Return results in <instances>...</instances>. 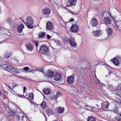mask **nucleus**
I'll use <instances>...</instances> for the list:
<instances>
[{
	"instance_id": "f257e3e1",
	"label": "nucleus",
	"mask_w": 121,
	"mask_h": 121,
	"mask_svg": "<svg viewBox=\"0 0 121 121\" xmlns=\"http://www.w3.org/2000/svg\"><path fill=\"white\" fill-rule=\"evenodd\" d=\"M26 26L29 29H32L33 28V26L32 25L33 23V21L31 17H30L26 19Z\"/></svg>"
},
{
	"instance_id": "f03ea898",
	"label": "nucleus",
	"mask_w": 121,
	"mask_h": 121,
	"mask_svg": "<svg viewBox=\"0 0 121 121\" xmlns=\"http://www.w3.org/2000/svg\"><path fill=\"white\" fill-rule=\"evenodd\" d=\"M39 52L41 53L47 54L49 52V50L46 46L43 45L40 47Z\"/></svg>"
},
{
	"instance_id": "7ed1b4c3",
	"label": "nucleus",
	"mask_w": 121,
	"mask_h": 121,
	"mask_svg": "<svg viewBox=\"0 0 121 121\" xmlns=\"http://www.w3.org/2000/svg\"><path fill=\"white\" fill-rule=\"evenodd\" d=\"M94 35L96 37H98L99 36H103V37H104V38H103V40L106 39L107 37H105V34L103 33L100 30H98L96 31H95L93 33Z\"/></svg>"
},
{
	"instance_id": "20e7f679",
	"label": "nucleus",
	"mask_w": 121,
	"mask_h": 121,
	"mask_svg": "<svg viewBox=\"0 0 121 121\" xmlns=\"http://www.w3.org/2000/svg\"><path fill=\"white\" fill-rule=\"evenodd\" d=\"M76 0H69L66 2V5L67 7H72L75 5Z\"/></svg>"
},
{
	"instance_id": "39448f33",
	"label": "nucleus",
	"mask_w": 121,
	"mask_h": 121,
	"mask_svg": "<svg viewBox=\"0 0 121 121\" xmlns=\"http://www.w3.org/2000/svg\"><path fill=\"white\" fill-rule=\"evenodd\" d=\"M69 42L71 45L73 47H75L76 46L75 42L74 39L71 37L69 39Z\"/></svg>"
},
{
	"instance_id": "423d86ee",
	"label": "nucleus",
	"mask_w": 121,
	"mask_h": 121,
	"mask_svg": "<svg viewBox=\"0 0 121 121\" xmlns=\"http://www.w3.org/2000/svg\"><path fill=\"white\" fill-rule=\"evenodd\" d=\"M79 28L78 26L76 25L75 24L73 25L71 27V30L74 32H76L78 30Z\"/></svg>"
},
{
	"instance_id": "0eeeda50",
	"label": "nucleus",
	"mask_w": 121,
	"mask_h": 121,
	"mask_svg": "<svg viewBox=\"0 0 121 121\" xmlns=\"http://www.w3.org/2000/svg\"><path fill=\"white\" fill-rule=\"evenodd\" d=\"M74 77L72 76L68 77L67 78V81L68 83L69 84H72L74 81Z\"/></svg>"
},
{
	"instance_id": "6e6552de",
	"label": "nucleus",
	"mask_w": 121,
	"mask_h": 121,
	"mask_svg": "<svg viewBox=\"0 0 121 121\" xmlns=\"http://www.w3.org/2000/svg\"><path fill=\"white\" fill-rule=\"evenodd\" d=\"M61 78V75L59 73H57L55 74L54 76V79L56 81L60 80Z\"/></svg>"
},
{
	"instance_id": "1a4fd4ad",
	"label": "nucleus",
	"mask_w": 121,
	"mask_h": 121,
	"mask_svg": "<svg viewBox=\"0 0 121 121\" xmlns=\"http://www.w3.org/2000/svg\"><path fill=\"white\" fill-rule=\"evenodd\" d=\"M109 104L108 101H106L101 104V107L102 108H108Z\"/></svg>"
},
{
	"instance_id": "9d476101",
	"label": "nucleus",
	"mask_w": 121,
	"mask_h": 121,
	"mask_svg": "<svg viewBox=\"0 0 121 121\" xmlns=\"http://www.w3.org/2000/svg\"><path fill=\"white\" fill-rule=\"evenodd\" d=\"M90 23L93 27L96 26L98 23V22L96 19L95 18H92L90 22Z\"/></svg>"
},
{
	"instance_id": "9b49d317",
	"label": "nucleus",
	"mask_w": 121,
	"mask_h": 121,
	"mask_svg": "<svg viewBox=\"0 0 121 121\" xmlns=\"http://www.w3.org/2000/svg\"><path fill=\"white\" fill-rule=\"evenodd\" d=\"M53 26L52 23L50 22H48L47 23L46 28L48 30H50L53 29Z\"/></svg>"
},
{
	"instance_id": "f8f14e48",
	"label": "nucleus",
	"mask_w": 121,
	"mask_h": 121,
	"mask_svg": "<svg viewBox=\"0 0 121 121\" xmlns=\"http://www.w3.org/2000/svg\"><path fill=\"white\" fill-rule=\"evenodd\" d=\"M20 70V69H17L13 67V68L12 69V71L10 73L15 75L17 73H19Z\"/></svg>"
},
{
	"instance_id": "ddd939ff",
	"label": "nucleus",
	"mask_w": 121,
	"mask_h": 121,
	"mask_svg": "<svg viewBox=\"0 0 121 121\" xmlns=\"http://www.w3.org/2000/svg\"><path fill=\"white\" fill-rule=\"evenodd\" d=\"M110 16L112 18L115 22H117V24H118V22H120L121 23V19L119 17L113 16L112 17L111 15H110Z\"/></svg>"
},
{
	"instance_id": "4468645a",
	"label": "nucleus",
	"mask_w": 121,
	"mask_h": 121,
	"mask_svg": "<svg viewBox=\"0 0 121 121\" xmlns=\"http://www.w3.org/2000/svg\"><path fill=\"white\" fill-rule=\"evenodd\" d=\"M46 75L48 77L52 78L53 76L54 73L52 70H49L47 72Z\"/></svg>"
},
{
	"instance_id": "2eb2a0df",
	"label": "nucleus",
	"mask_w": 121,
	"mask_h": 121,
	"mask_svg": "<svg viewBox=\"0 0 121 121\" xmlns=\"http://www.w3.org/2000/svg\"><path fill=\"white\" fill-rule=\"evenodd\" d=\"M103 21L106 24H109L111 23V20L108 17H104Z\"/></svg>"
},
{
	"instance_id": "dca6fc26",
	"label": "nucleus",
	"mask_w": 121,
	"mask_h": 121,
	"mask_svg": "<svg viewBox=\"0 0 121 121\" xmlns=\"http://www.w3.org/2000/svg\"><path fill=\"white\" fill-rule=\"evenodd\" d=\"M106 33L107 35V37L111 36L112 33V30L110 28H108L106 30Z\"/></svg>"
},
{
	"instance_id": "f3484780",
	"label": "nucleus",
	"mask_w": 121,
	"mask_h": 121,
	"mask_svg": "<svg viewBox=\"0 0 121 121\" xmlns=\"http://www.w3.org/2000/svg\"><path fill=\"white\" fill-rule=\"evenodd\" d=\"M24 27V25L22 24L20 25L17 28V31L18 32H21L22 30L23 29Z\"/></svg>"
},
{
	"instance_id": "a211bd4d",
	"label": "nucleus",
	"mask_w": 121,
	"mask_h": 121,
	"mask_svg": "<svg viewBox=\"0 0 121 121\" xmlns=\"http://www.w3.org/2000/svg\"><path fill=\"white\" fill-rule=\"evenodd\" d=\"M43 12L45 14H48L50 12V10L49 8H45L43 10Z\"/></svg>"
},
{
	"instance_id": "6ab92c4d",
	"label": "nucleus",
	"mask_w": 121,
	"mask_h": 121,
	"mask_svg": "<svg viewBox=\"0 0 121 121\" xmlns=\"http://www.w3.org/2000/svg\"><path fill=\"white\" fill-rule=\"evenodd\" d=\"M26 47L28 50L31 52L33 50V47L32 44H28L26 46Z\"/></svg>"
},
{
	"instance_id": "aec40b11",
	"label": "nucleus",
	"mask_w": 121,
	"mask_h": 121,
	"mask_svg": "<svg viewBox=\"0 0 121 121\" xmlns=\"http://www.w3.org/2000/svg\"><path fill=\"white\" fill-rule=\"evenodd\" d=\"M22 114L19 113L16 116L15 119L17 121H20V119L22 118Z\"/></svg>"
},
{
	"instance_id": "412c9836",
	"label": "nucleus",
	"mask_w": 121,
	"mask_h": 121,
	"mask_svg": "<svg viewBox=\"0 0 121 121\" xmlns=\"http://www.w3.org/2000/svg\"><path fill=\"white\" fill-rule=\"evenodd\" d=\"M13 68V66L8 65L6 68V70L11 73V72L12 69Z\"/></svg>"
},
{
	"instance_id": "4be33fe9",
	"label": "nucleus",
	"mask_w": 121,
	"mask_h": 121,
	"mask_svg": "<svg viewBox=\"0 0 121 121\" xmlns=\"http://www.w3.org/2000/svg\"><path fill=\"white\" fill-rule=\"evenodd\" d=\"M112 62L113 63L116 65H118L119 63V60L116 58L113 59L112 60Z\"/></svg>"
},
{
	"instance_id": "5701e85b",
	"label": "nucleus",
	"mask_w": 121,
	"mask_h": 121,
	"mask_svg": "<svg viewBox=\"0 0 121 121\" xmlns=\"http://www.w3.org/2000/svg\"><path fill=\"white\" fill-rule=\"evenodd\" d=\"M43 91L45 94L47 95L49 94L50 92V90L48 88L44 89Z\"/></svg>"
},
{
	"instance_id": "b1692460",
	"label": "nucleus",
	"mask_w": 121,
	"mask_h": 121,
	"mask_svg": "<svg viewBox=\"0 0 121 121\" xmlns=\"http://www.w3.org/2000/svg\"><path fill=\"white\" fill-rule=\"evenodd\" d=\"M45 35V33L44 32H40L38 34V38H43Z\"/></svg>"
},
{
	"instance_id": "393cba45",
	"label": "nucleus",
	"mask_w": 121,
	"mask_h": 121,
	"mask_svg": "<svg viewBox=\"0 0 121 121\" xmlns=\"http://www.w3.org/2000/svg\"><path fill=\"white\" fill-rule=\"evenodd\" d=\"M47 112L48 114L49 115H51L53 114V112L52 109L49 108L47 109Z\"/></svg>"
},
{
	"instance_id": "a878e982",
	"label": "nucleus",
	"mask_w": 121,
	"mask_h": 121,
	"mask_svg": "<svg viewBox=\"0 0 121 121\" xmlns=\"http://www.w3.org/2000/svg\"><path fill=\"white\" fill-rule=\"evenodd\" d=\"M121 23L120 22H118V24L117 23V22H115L116 23V24L114 26L116 28V29H118L119 28V27L121 28Z\"/></svg>"
},
{
	"instance_id": "bb28decb",
	"label": "nucleus",
	"mask_w": 121,
	"mask_h": 121,
	"mask_svg": "<svg viewBox=\"0 0 121 121\" xmlns=\"http://www.w3.org/2000/svg\"><path fill=\"white\" fill-rule=\"evenodd\" d=\"M79 104H80V105L81 106V108L82 107H84V106H87V107H90L91 108V109L92 110H93L92 108H94L93 107L91 108L89 106L87 105L86 104H85V103H83L82 102H79Z\"/></svg>"
},
{
	"instance_id": "cd10ccee",
	"label": "nucleus",
	"mask_w": 121,
	"mask_h": 121,
	"mask_svg": "<svg viewBox=\"0 0 121 121\" xmlns=\"http://www.w3.org/2000/svg\"><path fill=\"white\" fill-rule=\"evenodd\" d=\"M115 119L118 121H121V114H118L115 117Z\"/></svg>"
},
{
	"instance_id": "c85d7f7f",
	"label": "nucleus",
	"mask_w": 121,
	"mask_h": 121,
	"mask_svg": "<svg viewBox=\"0 0 121 121\" xmlns=\"http://www.w3.org/2000/svg\"><path fill=\"white\" fill-rule=\"evenodd\" d=\"M57 110L58 112L59 113H61L63 112L64 109V108H62L60 107L57 108Z\"/></svg>"
},
{
	"instance_id": "c756f323",
	"label": "nucleus",
	"mask_w": 121,
	"mask_h": 121,
	"mask_svg": "<svg viewBox=\"0 0 121 121\" xmlns=\"http://www.w3.org/2000/svg\"><path fill=\"white\" fill-rule=\"evenodd\" d=\"M95 118L93 117H88L87 121H95Z\"/></svg>"
},
{
	"instance_id": "7c9ffc66",
	"label": "nucleus",
	"mask_w": 121,
	"mask_h": 121,
	"mask_svg": "<svg viewBox=\"0 0 121 121\" xmlns=\"http://www.w3.org/2000/svg\"><path fill=\"white\" fill-rule=\"evenodd\" d=\"M15 113V112L13 110L9 112V115L12 116H14Z\"/></svg>"
},
{
	"instance_id": "2f4dec72",
	"label": "nucleus",
	"mask_w": 121,
	"mask_h": 121,
	"mask_svg": "<svg viewBox=\"0 0 121 121\" xmlns=\"http://www.w3.org/2000/svg\"><path fill=\"white\" fill-rule=\"evenodd\" d=\"M109 14L107 12H105L103 13V16L104 17H108Z\"/></svg>"
},
{
	"instance_id": "473e14b6",
	"label": "nucleus",
	"mask_w": 121,
	"mask_h": 121,
	"mask_svg": "<svg viewBox=\"0 0 121 121\" xmlns=\"http://www.w3.org/2000/svg\"><path fill=\"white\" fill-rule=\"evenodd\" d=\"M7 22L10 25H11L12 23V20L11 18H8L7 20Z\"/></svg>"
},
{
	"instance_id": "72a5a7b5",
	"label": "nucleus",
	"mask_w": 121,
	"mask_h": 121,
	"mask_svg": "<svg viewBox=\"0 0 121 121\" xmlns=\"http://www.w3.org/2000/svg\"><path fill=\"white\" fill-rule=\"evenodd\" d=\"M29 99H34V95L32 93L30 94L29 96Z\"/></svg>"
},
{
	"instance_id": "f704fd0d",
	"label": "nucleus",
	"mask_w": 121,
	"mask_h": 121,
	"mask_svg": "<svg viewBox=\"0 0 121 121\" xmlns=\"http://www.w3.org/2000/svg\"><path fill=\"white\" fill-rule=\"evenodd\" d=\"M46 103L44 102H43L41 104V106L43 108H44L46 106Z\"/></svg>"
},
{
	"instance_id": "c9c22d12",
	"label": "nucleus",
	"mask_w": 121,
	"mask_h": 121,
	"mask_svg": "<svg viewBox=\"0 0 121 121\" xmlns=\"http://www.w3.org/2000/svg\"><path fill=\"white\" fill-rule=\"evenodd\" d=\"M75 106L76 108H81V106L80 105V104H79V102L78 103V104H77Z\"/></svg>"
},
{
	"instance_id": "e433bc0d",
	"label": "nucleus",
	"mask_w": 121,
	"mask_h": 121,
	"mask_svg": "<svg viewBox=\"0 0 121 121\" xmlns=\"http://www.w3.org/2000/svg\"><path fill=\"white\" fill-rule=\"evenodd\" d=\"M26 118L22 116L21 118V119L20 121H26Z\"/></svg>"
},
{
	"instance_id": "4c0bfd02",
	"label": "nucleus",
	"mask_w": 121,
	"mask_h": 121,
	"mask_svg": "<svg viewBox=\"0 0 121 121\" xmlns=\"http://www.w3.org/2000/svg\"><path fill=\"white\" fill-rule=\"evenodd\" d=\"M112 71H108V75H106L105 76V77H107V76H109V77H110L111 75V73H112Z\"/></svg>"
},
{
	"instance_id": "58836bf2",
	"label": "nucleus",
	"mask_w": 121,
	"mask_h": 121,
	"mask_svg": "<svg viewBox=\"0 0 121 121\" xmlns=\"http://www.w3.org/2000/svg\"><path fill=\"white\" fill-rule=\"evenodd\" d=\"M29 69V68L28 67H25L23 69V70L25 72L27 71Z\"/></svg>"
},
{
	"instance_id": "ea45409f",
	"label": "nucleus",
	"mask_w": 121,
	"mask_h": 121,
	"mask_svg": "<svg viewBox=\"0 0 121 121\" xmlns=\"http://www.w3.org/2000/svg\"><path fill=\"white\" fill-rule=\"evenodd\" d=\"M10 56V54L9 53H8L7 54V55L5 56V57L6 58H9Z\"/></svg>"
},
{
	"instance_id": "a19ab883",
	"label": "nucleus",
	"mask_w": 121,
	"mask_h": 121,
	"mask_svg": "<svg viewBox=\"0 0 121 121\" xmlns=\"http://www.w3.org/2000/svg\"><path fill=\"white\" fill-rule=\"evenodd\" d=\"M8 65H3L2 66V67L4 68V69L6 70V68Z\"/></svg>"
},
{
	"instance_id": "79ce46f5",
	"label": "nucleus",
	"mask_w": 121,
	"mask_h": 121,
	"mask_svg": "<svg viewBox=\"0 0 121 121\" xmlns=\"http://www.w3.org/2000/svg\"><path fill=\"white\" fill-rule=\"evenodd\" d=\"M60 95V94L59 92H57L56 95L55 96V98H56V99Z\"/></svg>"
},
{
	"instance_id": "37998d69",
	"label": "nucleus",
	"mask_w": 121,
	"mask_h": 121,
	"mask_svg": "<svg viewBox=\"0 0 121 121\" xmlns=\"http://www.w3.org/2000/svg\"><path fill=\"white\" fill-rule=\"evenodd\" d=\"M48 58L51 60L50 61H52V60H54V58L51 56H48Z\"/></svg>"
},
{
	"instance_id": "c03bdc74",
	"label": "nucleus",
	"mask_w": 121,
	"mask_h": 121,
	"mask_svg": "<svg viewBox=\"0 0 121 121\" xmlns=\"http://www.w3.org/2000/svg\"><path fill=\"white\" fill-rule=\"evenodd\" d=\"M17 86V84L15 83H13V84H12V86L13 87L16 86Z\"/></svg>"
},
{
	"instance_id": "a18cd8bd",
	"label": "nucleus",
	"mask_w": 121,
	"mask_h": 121,
	"mask_svg": "<svg viewBox=\"0 0 121 121\" xmlns=\"http://www.w3.org/2000/svg\"><path fill=\"white\" fill-rule=\"evenodd\" d=\"M7 86L9 88V90H11L12 91H13V89H12V88H11L10 86Z\"/></svg>"
},
{
	"instance_id": "49530a36",
	"label": "nucleus",
	"mask_w": 121,
	"mask_h": 121,
	"mask_svg": "<svg viewBox=\"0 0 121 121\" xmlns=\"http://www.w3.org/2000/svg\"><path fill=\"white\" fill-rule=\"evenodd\" d=\"M47 38L48 39H50V37H51L49 35H47Z\"/></svg>"
},
{
	"instance_id": "de8ad7c7",
	"label": "nucleus",
	"mask_w": 121,
	"mask_h": 121,
	"mask_svg": "<svg viewBox=\"0 0 121 121\" xmlns=\"http://www.w3.org/2000/svg\"><path fill=\"white\" fill-rule=\"evenodd\" d=\"M26 89V88L25 87H24L23 90V92L24 93Z\"/></svg>"
},
{
	"instance_id": "09e8293b",
	"label": "nucleus",
	"mask_w": 121,
	"mask_h": 121,
	"mask_svg": "<svg viewBox=\"0 0 121 121\" xmlns=\"http://www.w3.org/2000/svg\"><path fill=\"white\" fill-rule=\"evenodd\" d=\"M74 21V19L73 18H71V19L69 20L70 21Z\"/></svg>"
},
{
	"instance_id": "8fccbe9b",
	"label": "nucleus",
	"mask_w": 121,
	"mask_h": 121,
	"mask_svg": "<svg viewBox=\"0 0 121 121\" xmlns=\"http://www.w3.org/2000/svg\"><path fill=\"white\" fill-rule=\"evenodd\" d=\"M2 95V93L1 91L0 90V96H1Z\"/></svg>"
},
{
	"instance_id": "3c124183",
	"label": "nucleus",
	"mask_w": 121,
	"mask_h": 121,
	"mask_svg": "<svg viewBox=\"0 0 121 121\" xmlns=\"http://www.w3.org/2000/svg\"><path fill=\"white\" fill-rule=\"evenodd\" d=\"M22 22H23L24 23V24L26 25V23L23 20H22Z\"/></svg>"
},
{
	"instance_id": "603ef678",
	"label": "nucleus",
	"mask_w": 121,
	"mask_h": 121,
	"mask_svg": "<svg viewBox=\"0 0 121 121\" xmlns=\"http://www.w3.org/2000/svg\"><path fill=\"white\" fill-rule=\"evenodd\" d=\"M120 88H118V89L120 90L121 91V85H120Z\"/></svg>"
},
{
	"instance_id": "864d4df0",
	"label": "nucleus",
	"mask_w": 121,
	"mask_h": 121,
	"mask_svg": "<svg viewBox=\"0 0 121 121\" xmlns=\"http://www.w3.org/2000/svg\"><path fill=\"white\" fill-rule=\"evenodd\" d=\"M36 46L37 47V46H38V45H39V44L38 43H36Z\"/></svg>"
},
{
	"instance_id": "5fc2aeb1",
	"label": "nucleus",
	"mask_w": 121,
	"mask_h": 121,
	"mask_svg": "<svg viewBox=\"0 0 121 121\" xmlns=\"http://www.w3.org/2000/svg\"><path fill=\"white\" fill-rule=\"evenodd\" d=\"M69 11V12L70 13H71L72 14H73V13H72L71 12V11Z\"/></svg>"
},
{
	"instance_id": "6e6d98bb",
	"label": "nucleus",
	"mask_w": 121,
	"mask_h": 121,
	"mask_svg": "<svg viewBox=\"0 0 121 121\" xmlns=\"http://www.w3.org/2000/svg\"><path fill=\"white\" fill-rule=\"evenodd\" d=\"M115 107L116 108V107H117V106H116V105H115Z\"/></svg>"
},
{
	"instance_id": "4d7b16f0",
	"label": "nucleus",
	"mask_w": 121,
	"mask_h": 121,
	"mask_svg": "<svg viewBox=\"0 0 121 121\" xmlns=\"http://www.w3.org/2000/svg\"><path fill=\"white\" fill-rule=\"evenodd\" d=\"M56 121V120H55V121Z\"/></svg>"
},
{
	"instance_id": "13d9d810",
	"label": "nucleus",
	"mask_w": 121,
	"mask_h": 121,
	"mask_svg": "<svg viewBox=\"0 0 121 121\" xmlns=\"http://www.w3.org/2000/svg\"><path fill=\"white\" fill-rule=\"evenodd\" d=\"M43 72V73L45 74Z\"/></svg>"
},
{
	"instance_id": "bf43d9fd",
	"label": "nucleus",
	"mask_w": 121,
	"mask_h": 121,
	"mask_svg": "<svg viewBox=\"0 0 121 121\" xmlns=\"http://www.w3.org/2000/svg\"><path fill=\"white\" fill-rule=\"evenodd\" d=\"M4 106L5 107H6V106Z\"/></svg>"
}]
</instances>
